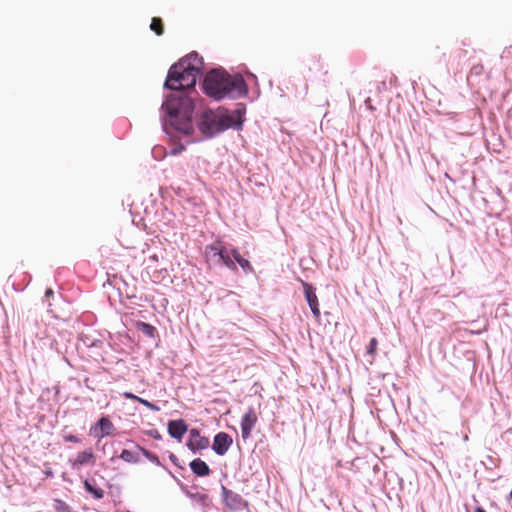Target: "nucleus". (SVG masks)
Instances as JSON below:
<instances>
[{"label":"nucleus","mask_w":512,"mask_h":512,"mask_svg":"<svg viewBox=\"0 0 512 512\" xmlns=\"http://www.w3.org/2000/svg\"><path fill=\"white\" fill-rule=\"evenodd\" d=\"M203 66V58L197 52H191L168 71L164 89L170 90L171 94L162 103L160 120L163 131L171 138L188 137L194 132L192 95L197 94L195 87L202 76Z\"/></svg>","instance_id":"nucleus-1"},{"label":"nucleus","mask_w":512,"mask_h":512,"mask_svg":"<svg viewBox=\"0 0 512 512\" xmlns=\"http://www.w3.org/2000/svg\"><path fill=\"white\" fill-rule=\"evenodd\" d=\"M203 92L216 101L239 99L247 95L248 87L240 74L231 75L223 68L210 70L204 76Z\"/></svg>","instance_id":"nucleus-2"},{"label":"nucleus","mask_w":512,"mask_h":512,"mask_svg":"<svg viewBox=\"0 0 512 512\" xmlns=\"http://www.w3.org/2000/svg\"><path fill=\"white\" fill-rule=\"evenodd\" d=\"M245 105L238 104L235 110L218 109L203 111L197 126L206 138H213L229 128L239 130L243 126Z\"/></svg>","instance_id":"nucleus-3"},{"label":"nucleus","mask_w":512,"mask_h":512,"mask_svg":"<svg viewBox=\"0 0 512 512\" xmlns=\"http://www.w3.org/2000/svg\"><path fill=\"white\" fill-rule=\"evenodd\" d=\"M204 255L210 267L225 266L231 271H237V266L232 256V249L229 250L221 241L207 245Z\"/></svg>","instance_id":"nucleus-4"},{"label":"nucleus","mask_w":512,"mask_h":512,"mask_svg":"<svg viewBox=\"0 0 512 512\" xmlns=\"http://www.w3.org/2000/svg\"><path fill=\"white\" fill-rule=\"evenodd\" d=\"M221 494L225 505L231 510H241L247 506V502L240 494L228 489L224 485L221 486Z\"/></svg>","instance_id":"nucleus-5"},{"label":"nucleus","mask_w":512,"mask_h":512,"mask_svg":"<svg viewBox=\"0 0 512 512\" xmlns=\"http://www.w3.org/2000/svg\"><path fill=\"white\" fill-rule=\"evenodd\" d=\"M257 415L253 407H250L241 419V436L243 440L251 437L252 430L257 423Z\"/></svg>","instance_id":"nucleus-6"},{"label":"nucleus","mask_w":512,"mask_h":512,"mask_svg":"<svg viewBox=\"0 0 512 512\" xmlns=\"http://www.w3.org/2000/svg\"><path fill=\"white\" fill-rule=\"evenodd\" d=\"M209 444V438L201 436L198 429L193 428L189 431V439L186 445L192 452L207 449Z\"/></svg>","instance_id":"nucleus-7"},{"label":"nucleus","mask_w":512,"mask_h":512,"mask_svg":"<svg viewBox=\"0 0 512 512\" xmlns=\"http://www.w3.org/2000/svg\"><path fill=\"white\" fill-rule=\"evenodd\" d=\"M233 444L232 437L226 432H219L214 436L212 450L219 456L227 453Z\"/></svg>","instance_id":"nucleus-8"},{"label":"nucleus","mask_w":512,"mask_h":512,"mask_svg":"<svg viewBox=\"0 0 512 512\" xmlns=\"http://www.w3.org/2000/svg\"><path fill=\"white\" fill-rule=\"evenodd\" d=\"M302 286L304 290L305 299L311 309L313 316L316 319H319L321 314L319 309L318 298L315 293V288L307 282H302Z\"/></svg>","instance_id":"nucleus-9"},{"label":"nucleus","mask_w":512,"mask_h":512,"mask_svg":"<svg viewBox=\"0 0 512 512\" xmlns=\"http://www.w3.org/2000/svg\"><path fill=\"white\" fill-rule=\"evenodd\" d=\"M115 430L114 424L112 421L106 417H101L96 425L90 429V433L98 438H103L113 434Z\"/></svg>","instance_id":"nucleus-10"},{"label":"nucleus","mask_w":512,"mask_h":512,"mask_svg":"<svg viewBox=\"0 0 512 512\" xmlns=\"http://www.w3.org/2000/svg\"><path fill=\"white\" fill-rule=\"evenodd\" d=\"M167 430L172 438L180 441L188 431V425L183 419L170 420L167 424Z\"/></svg>","instance_id":"nucleus-11"},{"label":"nucleus","mask_w":512,"mask_h":512,"mask_svg":"<svg viewBox=\"0 0 512 512\" xmlns=\"http://www.w3.org/2000/svg\"><path fill=\"white\" fill-rule=\"evenodd\" d=\"M189 466L192 472L199 477H205L211 473V469L208 464L200 458L192 460Z\"/></svg>","instance_id":"nucleus-12"},{"label":"nucleus","mask_w":512,"mask_h":512,"mask_svg":"<svg viewBox=\"0 0 512 512\" xmlns=\"http://www.w3.org/2000/svg\"><path fill=\"white\" fill-rule=\"evenodd\" d=\"M232 256L235 264H239V266L242 268V270L248 274L252 273L254 271L251 263L241 256L239 250L237 248H232Z\"/></svg>","instance_id":"nucleus-13"},{"label":"nucleus","mask_w":512,"mask_h":512,"mask_svg":"<svg viewBox=\"0 0 512 512\" xmlns=\"http://www.w3.org/2000/svg\"><path fill=\"white\" fill-rule=\"evenodd\" d=\"M79 338L81 342L88 348L99 347L102 344L100 339L94 338L86 333H81Z\"/></svg>","instance_id":"nucleus-14"},{"label":"nucleus","mask_w":512,"mask_h":512,"mask_svg":"<svg viewBox=\"0 0 512 512\" xmlns=\"http://www.w3.org/2000/svg\"><path fill=\"white\" fill-rule=\"evenodd\" d=\"M119 458L127 463H138L140 461L139 453L131 450H122Z\"/></svg>","instance_id":"nucleus-15"},{"label":"nucleus","mask_w":512,"mask_h":512,"mask_svg":"<svg viewBox=\"0 0 512 512\" xmlns=\"http://www.w3.org/2000/svg\"><path fill=\"white\" fill-rule=\"evenodd\" d=\"M94 458L93 452L91 449L85 450L83 452L78 453L77 458L75 460V465H86Z\"/></svg>","instance_id":"nucleus-16"},{"label":"nucleus","mask_w":512,"mask_h":512,"mask_svg":"<svg viewBox=\"0 0 512 512\" xmlns=\"http://www.w3.org/2000/svg\"><path fill=\"white\" fill-rule=\"evenodd\" d=\"M84 487H85V490L93 495V497L95 499H102L103 496H104V491L101 489V488H98L96 487L95 485H93L91 482H89L88 480H86L84 482Z\"/></svg>","instance_id":"nucleus-17"},{"label":"nucleus","mask_w":512,"mask_h":512,"mask_svg":"<svg viewBox=\"0 0 512 512\" xmlns=\"http://www.w3.org/2000/svg\"><path fill=\"white\" fill-rule=\"evenodd\" d=\"M136 447L143 454V456L145 458H147L150 462H152L158 466L161 465L160 459L156 454L150 452L149 450H147L143 447H140L139 445H137Z\"/></svg>","instance_id":"nucleus-18"},{"label":"nucleus","mask_w":512,"mask_h":512,"mask_svg":"<svg viewBox=\"0 0 512 512\" xmlns=\"http://www.w3.org/2000/svg\"><path fill=\"white\" fill-rule=\"evenodd\" d=\"M139 329L144 335H146L150 338H153L155 336L156 328L154 326H152L151 324H148L145 322H140Z\"/></svg>","instance_id":"nucleus-19"},{"label":"nucleus","mask_w":512,"mask_h":512,"mask_svg":"<svg viewBox=\"0 0 512 512\" xmlns=\"http://www.w3.org/2000/svg\"><path fill=\"white\" fill-rule=\"evenodd\" d=\"M150 29L154 31L157 35H162L164 28L161 18L154 17L151 20Z\"/></svg>","instance_id":"nucleus-20"},{"label":"nucleus","mask_w":512,"mask_h":512,"mask_svg":"<svg viewBox=\"0 0 512 512\" xmlns=\"http://www.w3.org/2000/svg\"><path fill=\"white\" fill-rule=\"evenodd\" d=\"M54 509L56 512H73L71 507L63 500L56 499L54 501Z\"/></svg>","instance_id":"nucleus-21"},{"label":"nucleus","mask_w":512,"mask_h":512,"mask_svg":"<svg viewBox=\"0 0 512 512\" xmlns=\"http://www.w3.org/2000/svg\"><path fill=\"white\" fill-rule=\"evenodd\" d=\"M377 345H378L377 339L371 338L369 345L367 346V349H366V355L371 356L370 363H372V361H373V358H374V355H375V352L377 349Z\"/></svg>","instance_id":"nucleus-22"},{"label":"nucleus","mask_w":512,"mask_h":512,"mask_svg":"<svg viewBox=\"0 0 512 512\" xmlns=\"http://www.w3.org/2000/svg\"><path fill=\"white\" fill-rule=\"evenodd\" d=\"M186 495L193 500L198 501L199 503L205 505L208 500V496L206 494L201 493H191L190 491H186Z\"/></svg>","instance_id":"nucleus-23"},{"label":"nucleus","mask_w":512,"mask_h":512,"mask_svg":"<svg viewBox=\"0 0 512 512\" xmlns=\"http://www.w3.org/2000/svg\"><path fill=\"white\" fill-rule=\"evenodd\" d=\"M138 402L141 403L142 405H144L145 407L149 408L152 411L160 410V408L156 404H154L146 399L140 398V399H138Z\"/></svg>","instance_id":"nucleus-24"},{"label":"nucleus","mask_w":512,"mask_h":512,"mask_svg":"<svg viewBox=\"0 0 512 512\" xmlns=\"http://www.w3.org/2000/svg\"><path fill=\"white\" fill-rule=\"evenodd\" d=\"M482 73H483V65H481V64H476V65L472 66L470 69L471 75L479 76Z\"/></svg>","instance_id":"nucleus-25"},{"label":"nucleus","mask_w":512,"mask_h":512,"mask_svg":"<svg viewBox=\"0 0 512 512\" xmlns=\"http://www.w3.org/2000/svg\"><path fill=\"white\" fill-rule=\"evenodd\" d=\"M185 150V146L183 144H177L170 150L171 155H178Z\"/></svg>","instance_id":"nucleus-26"},{"label":"nucleus","mask_w":512,"mask_h":512,"mask_svg":"<svg viewBox=\"0 0 512 512\" xmlns=\"http://www.w3.org/2000/svg\"><path fill=\"white\" fill-rule=\"evenodd\" d=\"M64 440L66 442H72V443H80L81 442V440L76 435H73V434H69V435L65 436Z\"/></svg>","instance_id":"nucleus-27"},{"label":"nucleus","mask_w":512,"mask_h":512,"mask_svg":"<svg viewBox=\"0 0 512 512\" xmlns=\"http://www.w3.org/2000/svg\"><path fill=\"white\" fill-rule=\"evenodd\" d=\"M170 475L177 481V483L181 487V490L186 494V491H188L187 487L183 483H181L180 480L172 472H170Z\"/></svg>","instance_id":"nucleus-28"},{"label":"nucleus","mask_w":512,"mask_h":512,"mask_svg":"<svg viewBox=\"0 0 512 512\" xmlns=\"http://www.w3.org/2000/svg\"><path fill=\"white\" fill-rule=\"evenodd\" d=\"M169 460H170L174 465H176V466L180 467V465H179V461H178V458H177V456H176L175 454L171 453V454L169 455Z\"/></svg>","instance_id":"nucleus-29"},{"label":"nucleus","mask_w":512,"mask_h":512,"mask_svg":"<svg viewBox=\"0 0 512 512\" xmlns=\"http://www.w3.org/2000/svg\"><path fill=\"white\" fill-rule=\"evenodd\" d=\"M124 396L126 399H131V400H135V401H138V399H140V397H138L132 393H128V392L124 393Z\"/></svg>","instance_id":"nucleus-30"},{"label":"nucleus","mask_w":512,"mask_h":512,"mask_svg":"<svg viewBox=\"0 0 512 512\" xmlns=\"http://www.w3.org/2000/svg\"><path fill=\"white\" fill-rule=\"evenodd\" d=\"M53 295H54V291L51 288L46 290L45 297L49 298V297H51Z\"/></svg>","instance_id":"nucleus-31"},{"label":"nucleus","mask_w":512,"mask_h":512,"mask_svg":"<svg viewBox=\"0 0 512 512\" xmlns=\"http://www.w3.org/2000/svg\"><path fill=\"white\" fill-rule=\"evenodd\" d=\"M370 102H371V99H370V98H367V99L365 100V103H366L367 107H368L369 109H371V110H374V107L371 105V103H370Z\"/></svg>","instance_id":"nucleus-32"},{"label":"nucleus","mask_w":512,"mask_h":512,"mask_svg":"<svg viewBox=\"0 0 512 512\" xmlns=\"http://www.w3.org/2000/svg\"><path fill=\"white\" fill-rule=\"evenodd\" d=\"M475 512H486V510L482 507H476Z\"/></svg>","instance_id":"nucleus-33"},{"label":"nucleus","mask_w":512,"mask_h":512,"mask_svg":"<svg viewBox=\"0 0 512 512\" xmlns=\"http://www.w3.org/2000/svg\"><path fill=\"white\" fill-rule=\"evenodd\" d=\"M88 381H89V379H88V378H86V379H85V381H84L87 387H89V386H88V385H89V382H88Z\"/></svg>","instance_id":"nucleus-34"},{"label":"nucleus","mask_w":512,"mask_h":512,"mask_svg":"<svg viewBox=\"0 0 512 512\" xmlns=\"http://www.w3.org/2000/svg\"><path fill=\"white\" fill-rule=\"evenodd\" d=\"M509 499L512 500V490L509 493Z\"/></svg>","instance_id":"nucleus-35"},{"label":"nucleus","mask_w":512,"mask_h":512,"mask_svg":"<svg viewBox=\"0 0 512 512\" xmlns=\"http://www.w3.org/2000/svg\"><path fill=\"white\" fill-rule=\"evenodd\" d=\"M464 441H467L468 440V436L465 435L464 438H463Z\"/></svg>","instance_id":"nucleus-36"},{"label":"nucleus","mask_w":512,"mask_h":512,"mask_svg":"<svg viewBox=\"0 0 512 512\" xmlns=\"http://www.w3.org/2000/svg\"><path fill=\"white\" fill-rule=\"evenodd\" d=\"M165 470L168 471L169 473L171 472L168 467H165Z\"/></svg>","instance_id":"nucleus-37"},{"label":"nucleus","mask_w":512,"mask_h":512,"mask_svg":"<svg viewBox=\"0 0 512 512\" xmlns=\"http://www.w3.org/2000/svg\"><path fill=\"white\" fill-rule=\"evenodd\" d=\"M165 470L168 471L169 473L171 472L168 467H165Z\"/></svg>","instance_id":"nucleus-38"},{"label":"nucleus","mask_w":512,"mask_h":512,"mask_svg":"<svg viewBox=\"0 0 512 512\" xmlns=\"http://www.w3.org/2000/svg\"><path fill=\"white\" fill-rule=\"evenodd\" d=\"M123 512H130L129 510L123 511Z\"/></svg>","instance_id":"nucleus-39"}]
</instances>
